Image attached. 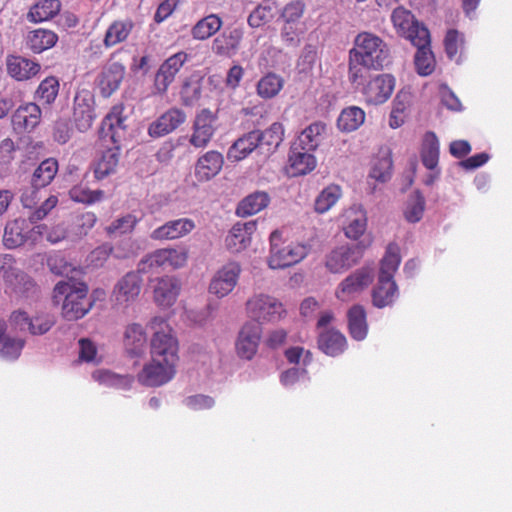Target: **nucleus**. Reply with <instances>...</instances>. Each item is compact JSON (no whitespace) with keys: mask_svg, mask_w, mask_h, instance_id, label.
I'll use <instances>...</instances> for the list:
<instances>
[{"mask_svg":"<svg viewBox=\"0 0 512 512\" xmlns=\"http://www.w3.org/2000/svg\"><path fill=\"white\" fill-rule=\"evenodd\" d=\"M401 262L400 248L396 243H389L384 257L381 260L378 283L372 292L373 305L384 308L391 305L398 292L393 279Z\"/></svg>","mask_w":512,"mask_h":512,"instance_id":"nucleus-1","label":"nucleus"},{"mask_svg":"<svg viewBox=\"0 0 512 512\" xmlns=\"http://www.w3.org/2000/svg\"><path fill=\"white\" fill-rule=\"evenodd\" d=\"M349 53L362 62L379 71L389 62L390 49L388 44L378 35L369 31L358 33Z\"/></svg>","mask_w":512,"mask_h":512,"instance_id":"nucleus-2","label":"nucleus"},{"mask_svg":"<svg viewBox=\"0 0 512 512\" xmlns=\"http://www.w3.org/2000/svg\"><path fill=\"white\" fill-rule=\"evenodd\" d=\"M53 292L56 302L64 297L62 315L68 321L81 319L92 308V302L88 298V287L85 284L76 287L66 282H59Z\"/></svg>","mask_w":512,"mask_h":512,"instance_id":"nucleus-3","label":"nucleus"},{"mask_svg":"<svg viewBox=\"0 0 512 512\" xmlns=\"http://www.w3.org/2000/svg\"><path fill=\"white\" fill-rule=\"evenodd\" d=\"M308 247L304 244L284 240L279 231L270 235V255L268 265L272 269H283L293 266L303 260L308 254Z\"/></svg>","mask_w":512,"mask_h":512,"instance_id":"nucleus-4","label":"nucleus"},{"mask_svg":"<svg viewBox=\"0 0 512 512\" xmlns=\"http://www.w3.org/2000/svg\"><path fill=\"white\" fill-rule=\"evenodd\" d=\"M149 327L153 331L150 342L151 357L178 362V340L167 320L159 316L154 317Z\"/></svg>","mask_w":512,"mask_h":512,"instance_id":"nucleus-5","label":"nucleus"},{"mask_svg":"<svg viewBox=\"0 0 512 512\" xmlns=\"http://www.w3.org/2000/svg\"><path fill=\"white\" fill-rule=\"evenodd\" d=\"M371 240L355 245H341L332 249L325 257V267L331 273H342L359 263Z\"/></svg>","mask_w":512,"mask_h":512,"instance_id":"nucleus-6","label":"nucleus"},{"mask_svg":"<svg viewBox=\"0 0 512 512\" xmlns=\"http://www.w3.org/2000/svg\"><path fill=\"white\" fill-rule=\"evenodd\" d=\"M187 252L175 248L158 249L144 258L138 264L139 273H149L158 268L178 269L187 262Z\"/></svg>","mask_w":512,"mask_h":512,"instance_id":"nucleus-7","label":"nucleus"},{"mask_svg":"<svg viewBox=\"0 0 512 512\" xmlns=\"http://www.w3.org/2000/svg\"><path fill=\"white\" fill-rule=\"evenodd\" d=\"M391 22L398 36L411 43L424 40L430 33L427 27L420 23L415 15L408 9L399 6L391 14Z\"/></svg>","mask_w":512,"mask_h":512,"instance_id":"nucleus-8","label":"nucleus"},{"mask_svg":"<svg viewBox=\"0 0 512 512\" xmlns=\"http://www.w3.org/2000/svg\"><path fill=\"white\" fill-rule=\"evenodd\" d=\"M176 364L177 362L174 361L151 357V360L137 374V380L147 387H160L174 378Z\"/></svg>","mask_w":512,"mask_h":512,"instance_id":"nucleus-9","label":"nucleus"},{"mask_svg":"<svg viewBox=\"0 0 512 512\" xmlns=\"http://www.w3.org/2000/svg\"><path fill=\"white\" fill-rule=\"evenodd\" d=\"M248 313L258 321L274 322L280 320L286 313L283 304L276 298L258 294L246 303Z\"/></svg>","mask_w":512,"mask_h":512,"instance_id":"nucleus-10","label":"nucleus"},{"mask_svg":"<svg viewBox=\"0 0 512 512\" xmlns=\"http://www.w3.org/2000/svg\"><path fill=\"white\" fill-rule=\"evenodd\" d=\"M395 77L391 74H378L371 78L362 88V95L367 104L381 105L392 95Z\"/></svg>","mask_w":512,"mask_h":512,"instance_id":"nucleus-11","label":"nucleus"},{"mask_svg":"<svg viewBox=\"0 0 512 512\" xmlns=\"http://www.w3.org/2000/svg\"><path fill=\"white\" fill-rule=\"evenodd\" d=\"M216 121V113L208 108L200 110L195 116L189 143L195 148H205L215 134Z\"/></svg>","mask_w":512,"mask_h":512,"instance_id":"nucleus-12","label":"nucleus"},{"mask_svg":"<svg viewBox=\"0 0 512 512\" xmlns=\"http://www.w3.org/2000/svg\"><path fill=\"white\" fill-rule=\"evenodd\" d=\"M373 269L362 267L347 276L338 287L336 296L339 300L347 302L356 297L373 281Z\"/></svg>","mask_w":512,"mask_h":512,"instance_id":"nucleus-13","label":"nucleus"},{"mask_svg":"<svg viewBox=\"0 0 512 512\" xmlns=\"http://www.w3.org/2000/svg\"><path fill=\"white\" fill-rule=\"evenodd\" d=\"M241 273V266L237 262H229L222 266L209 284V292L223 298L230 294L237 285Z\"/></svg>","mask_w":512,"mask_h":512,"instance_id":"nucleus-14","label":"nucleus"},{"mask_svg":"<svg viewBox=\"0 0 512 512\" xmlns=\"http://www.w3.org/2000/svg\"><path fill=\"white\" fill-rule=\"evenodd\" d=\"M186 113L177 107L169 108L148 126L151 138H160L177 130L186 122Z\"/></svg>","mask_w":512,"mask_h":512,"instance_id":"nucleus-15","label":"nucleus"},{"mask_svg":"<svg viewBox=\"0 0 512 512\" xmlns=\"http://www.w3.org/2000/svg\"><path fill=\"white\" fill-rule=\"evenodd\" d=\"M94 104V98L88 91L77 93L74 97L72 119L80 132L92 127L96 118Z\"/></svg>","mask_w":512,"mask_h":512,"instance_id":"nucleus-16","label":"nucleus"},{"mask_svg":"<svg viewBox=\"0 0 512 512\" xmlns=\"http://www.w3.org/2000/svg\"><path fill=\"white\" fill-rule=\"evenodd\" d=\"M125 107L123 104L112 106L110 111L104 117L99 129L100 142H110L111 144H119V130H125L126 116L124 115Z\"/></svg>","mask_w":512,"mask_h":512,"instance_id":"nucleus-17","label":"nucleus"},{"mask_svg":"<svg viewBox=\"0 0 512 512\" xmlns=\"http://www.w3.org/2000/svg\"><path fill=\"white\" fill-rule=\"evenodd\" d=\"M262 329L258 322L250 321L241 328L236 342V351L240 358L251 360L258 350Z\"/></svg>","mask_w":512,"mask_h":512,"instance_id":"nucleus-18","label":"nucleus"},{"mask_svg":"<svg viewBox=\"0 0 512 512\" xmlns=\"http://www.w3.org/2000/svg\"><path fill=\"white\" fill-rule=\"evenodd\" d=\"M100 147L104 149L93 163L94 177L98 181L116 172L120 156V145L117 143L100 142Z\"/></svg>","mask_w":512,"mask_h":512,"instance_id":"nucleus-19","label":"nucleus"},{"mask_svg":"<svg viewBox=\"0 0 512 512\" xmlns=\"http://www.w3.org/2000/svg\"><path fill=\"white\" fill-rule=\"evenodd\" d=\"M187 57L188 56L185 52H178L162 63L154 80V86L157 93L164 94L168 90V87L174 81L176 74L187 61Z\"/></svg>","mask_w":512,"mask_h":512,"instance_id":"nucleus-20","label":"nucleus"},{"mask_svg":"<svg viewBox=\"0 0 512 512\" xmlns=\"http://www.w3.org/2000/svg\"><path fill=\"white\" fill-rule=\"evenodd\" d=\"M142 278L138 272H128L116 284L114 288L115 303L120 306H128L140 295Z\"/></svg>","mask_w":512,"mask_h":512,"instance_id":"nucleus-21","label":"nucleus"},{"mask_svg":"<svg viewBox=\"0 0 512 512\" xmlns=\"http://www.w3.org/2000/svg\"><path fill=\"white\" fill-rule=\"evenodd\" d=\"M342 228L347 238L358 240L366 231L367 215L361 205H352L341 215Z\"/></svg>","mask_w":512,"mask_h":512,"instance_id":"nucleus-22","label":"nucleus"},{"mask_svg":"<svg viewBox=\"0 0 512 512\" xmlns=\"http://www.w3.org/2000/svg\"><path fill=\"white\" fill-rule=\"evenodd\" d=\"M35 229L25 219H15L6 224L3 244L8 249L22 246L29 238V234ZM37 233L41 234L42 226H36Z\"/></svg>","mask_w":512,"mask_h":512,"instance_id":"nucleus-23","label":"nucleus"},{"mask_svg":"<svg viewBox=\"0 0 512 512\" xmlns=\"http://www.w3.org/2000/svg\"><path fill=\"white\" fill-rule=\"evenodd\" d=\"M125 76V67L119 62L107 64L101 71L98 87L103 97L108 98L115 93Z\"/></svg>","mask_w":512,"mask_h":512,"instance_id":"nucleus-24","label":"nucleus"},{"mask_svg":"<svg viewBox=\"0 0 512 512\" xmlns=\"http://www.w3.org/2000/svg\"><path fill=\"white\" fill-rule=\"evenodd\" d=\"M288 173L292 177L302 176L312 172L317 165V160L312 151L302 148L294 149L292 144L288 155Z\"/></svg>","mask_w":512,"mask_h":512,"instance_id":"nucleus-25","label":"nucleus"},{"mask_svg":"<svg viewBox=\"0 0 512 512\" xmlns=\"http://www.w3.org/2000/svg\"><path fill=\"white\" fill-rule=\"evenodd\" d=\"M7 73L17 81H26L36 76L41 66L38 62L31 59L9 55L6 58Z\"/></svg>","mask_w":512,"mask_h":512,"instance_id":"nucleus-26","label":"nucleus"},{"mask_svg":"<svg viewBox=\"0 0 512 512\" xmlns=\"http://www.w3.org/2000/svg\"><path fill=\"white\" fill-rule=\"evenodd\" d=\"M223 164V155L218 151L210 150L198 158L195 164V176L199 181H208L219 174Z\"/></svg>","mask_w":512,"mask_h":512,"instance_id":"nucleus-27","label":"nucleus"},{"mask_svg":"<svg viewBox=\"0 0 512 512\" xmlns=\"http://www.w3.org/2000/svg\"><path fill=\"white\" fill-rule=\"evenodd\" d=\"M285 129L282 123L274 122L265 130H255L258 136L259 151L266 156L273 154L284 139Z\"/></svg>","mask_w":512,"mask_h":512,"instance_id":"nucleus-28","label":"nucleus"},{"mask_svg":"<svg viewBox=\"0 0 512 512\" xmlns=\"http://www.w3.org/2000/svg\"><path fill=\"white\" fill-rule=\"evenodd\" d=\"M195 228L193 220L180 218L166 222L152 231L153 240H174L189 234Z\"/></svg>","mask_w":512,"mask_h":512,"instance_id":"nucleus-29","label":"nucleus"},{"mask_svg":"<svg viewBox=\"0 0 512 512\" xmlns=\"http://www.w3.org/2000/svg\"><path fill=\"white\" fill-rule=\"evenodd\" d=\"M147 342L144 327L139 323L128 324L123 332V346L130 357H139L144 353Z\"/></svg>","mask_w":512,"mask_h":512,"instance_id":"nucleus-30","label":"nucleus"},{"mask_svg":"<svg viewBox=\"0 0 512 512\" xmlns=\"http://www.w3.org/2000/svg\"><path fill=\"white\" fill-rule=\"evenodd\" d=\"M180 289L181 285L175 277L159 278L154 286V300L159 306L170 307L175 303Z\"/></svg>","mask_w":512,"mask_h":512,"instance_id":"nucleus-31","label":"nucleus"},{"mask_svg":"<svg viewBox=\"0 0 512 512\" xmlns=\"http://www.w3.org/2000/svg\"><path fill=\"white\" fill-rule=\"evenodd\" d=\"M41 109L35 103H27L19 106L12 116V124L15 130L31 131L41 120Z\"/></svg>","mask_w":512,"mask_h":512,"instance_id":"nucleus-32","label":"nucleus"},{"mask_svg":"<svg viewBox=\"0 0 512 512\" xmlns=\"http://www.w3.org/2000/svg\"><path fill=\"white\" fill-rule=\"evenodd\" d=\"M326 131L325 123L316 121L304 128L296 140L292 143L294 149L302 148L308 151H316L320 146Z\"/></svg>","mask_w":512,"mask_h":512,"instance_id":"nucleus-33","label":"nucleus"},{"mask_svg":"<svg viewBox=\"0 0 512 512\" xmlns=\"http://www.w3.org/2000/svg\"><path fill=\"white\" fill-rule=\"evenodd\" d=\"M255 229V222L236 223L225 239L228 250L233 253L244 250L250 244Z\"/></svg>","mask_w":512,"mask_h":512,"instance_id":"nucleus-34","label":"nucleus"},{"mask_svg":"<svg viewBox=\"0 0 512 512\" xmlns=\"http://www.w3.org/2000/svg\"><path fill=\"white\" fill-rule=\"evenodd\" d=\"M431 39L430 34L422 41L412 43L417 47L414 56V64L416 71L421 76L431 75L436 67L435 56L430 47Z\"/></svg>","mask_w":512,"mask_h":512,"instance_id":"nucleus-35","label":"nucleus"},{"mask_svg":"<svg viewBox=\"0 0 512 512\" xmlns=\"http://www.w3.org/2000/svg\"><path fill=\"white\" fill-rule=\"evenodd\" d=\"M135 27L132 19H117L113 21L107 28L103 44L106 48H111L117 44L125 42Z\"/></svg>","mask_w":512,"mask_h":512,"instance_id":"nucleus-36","label":"nucleus"},{"mask_svg":"<svg viewBox=\"0 0 512 512\" xmlns=\"http://www.w3.org/2000/svg\"><path fill=\"white\" fill-rule=\"evenodd\" d=\"M317 343L323 353L332 357L343 353L347 346L345 336L335 329H325L320 332Z\"/></svg>","mask_w":512,"mask_h":512,"instance_id":"nucleus-37","label":"nucleus"},{"mask_svg":"<svg viewBox=\"0 0 512 512\" xmlns=\"http://www.w3.org/2000/svg\"><path fill=\"white\" fill-rule=\"evenodd\" d=\"M57 42L58 35L54 31L44 28L31 30L26 36L27 48L36 54L53 48Z\"/></svg>","mask_w":512,"mask_h":512,"instance_id":"nucleus-38","label":"nucleus"},{"mask_svg":"<svg viewBox=\"0 0 512 512\" xmlns=\"http://www.w3.org/2000/svg\"><path fill=\"white\" fill-rule=\"evenodd\" d=\"M258 137L255 130L249 131L239 137L228 149L227 158L232 162L245 159L258 147Z\"/></svg>","mask_w":512,"mask_h":512,"instance_id":"nucleus-39","label":"nucleus"},{"mask_svg":"<svg viewBox=\"0 0 512 512\" xmlns=\"http://www.w3.org/2000/svg\"><path fill=\"white\" fill-rule=\"evenodd\" d=\"M439 154V140L436 134L432 131L426 132L420 150L422 164L428 170L435 171L438 169Z\"/></svg>","mask_w":512,"mask_h":512,"instance_id":"nucleus-40","label":"nucleus"},{"mask_svg":"<svg viewBox=\"0 0 512 512\" xmlns=\"http://www.w3.org/2000/svg\"><path fill=\"white\" fill-rule=\"evenodd\" d=\"M349 333L355 340H363L367 336L368 325L366 311L361 305L352 306L347 313Z\"/></svg>","mask_w":512,"mask_h":512,"instance_id":"nucleus-41","label":"nucleus"},{"mask_svg":"<svg viewBox=\"0 0 512 512\" xmlns=\"http://www.w3.org/2000/svg\"><path fill=\"white\" fill-rule=\"evenodd\" d=\"M60 10V0H40L30 8L27 19L32 23L48 21L53 19Z\"/></svg>","mask_w":512,"mask_h":512,"instance_id":"nucleus-42","label":"nucleus"},{"mask_svg":"<svg viewBox=\"0 0 512 512\" xmlns=\"http://www.w3.org/2000/svg\"><path fill=\"white\" fill-rule=\"evenodd\" d=\"M269 202L270 197L266 192L256 191L240 201L236 213L241 217L251 216L267 207Z\"/></svg>","mask_w":512,"mask_h":512,"instance_id":"nucleus-43","label":"nucleus"},{"mask_svg":"<svg viewBox=\"0 0 512 512\" xmlns=\"http://www.w3.org/2000/svg\"><path fill=\"white\" fill-rule=\"evenodd\" d=\"M365 111L358 106L344 108L338 119L337 126L342 132H353L365 122Z\"/></svg>","mask_w":512,"mask_h":512,"instance_id":"nucleus-44","label":"nucleus"},{"mask_svg":"<svg viewBox=\"0 0 512 512\" xmlns=\"http://www.w3.org/2000/svg\"><path fill=\"white\" fill-rule=\"evenodd\" d=\"M282 76L269 72L259 79L256 85L257 95L265 100L276 97L284 87Z\"/></svg>","mask_w":512,"mask_h":512,"instance_id":"nucleus-45","label":"nucleus"},{"mask_svg":"<svg viewBox=\"0 0 512 512\" xmlns=\"http://www.w3.org/2000/svg\"><path fill=\"white\" fill-rule=\"evenodd\" d=\"M222 25V19L217 14H210L196 22L191 29V35L196 40H206L215 35Z\"/></svg>","mask_w":512,"mask_h":512,"instance_id":"nucleus-46","label":"nucleus"},{"mask_svg":"<svg viewBox=\"0 0 512 512\" xmlns=\"http://www.w3.org/2000/svg\"><path fill=\"white\" fill-rule=\"evenodd\" d=\"M58 171V162L54 158L42 161L32 176V186L35 189L46 187L54 179Z\"/></svg>","mask_w":512,"mask_h":512,"instance_id":"nucleus-47","label":"nucleus"},{"mask_svg":"<svg viewBox=\"0 0 512 512\" xmlns=\"http://www.w3.org/2000/svg\"><path fill=\"white\" fill-rule=\"evenodd\" d=\"M241 38L242 35L237 30L229 34L223 33L213 40L212 50L217 55L229 56L238 49Z\"/></svg>","mask_w":512,"mask_h":512,"instance_id":"nucleus-48","label":"nucleus"},{"mask_svg":"<svg viewBox=\"0 0 512 512\" xmlns=\"http://www.w3.org/2000/svg\"><path fill=\"white\" fill-rule=\"evenodd\" d=\"M341 196L342 190L340 186L331 184L325 187L315 199V211L319 214L326 213L337 203Z\"/></svg>","mask_w":512,"mask_h":512,"instance_id":"nucleus-49","label":"nucleus"},{"mask_svg":"<svg viewBox=\"0 0 512 512\" xmlns=\"http://www.w3.org/2000/svg\"><path fill=\"white\" fill-rule=\"evenodd\" d=\"M140 219L134 214L127 213L113 220L106 228L108 236H121L134 231Z\"/></svg>","mask_w":512,"mask_h":512,"instance_id":"nucleus-50","label":"nucleus"},{"mask_svg":"<svg viewBox=\"0 0 512 512\" xmlns=\"http://www.w3.org/2000/svg\"><path fill=\"white\" fill-rule=\"evenodd\" d=\"M16 260L10 254L0 256V276L6 284L13 286L23 280L24 274L15 266Z\"/></svg>","mask_w":512,"mask_h":512,"instance_id":"nucleus-51","label":"nucleus"},{"mask_svg":"<svg viewBox=\"0 0 512 512\" xmlns=\"http://www.w3.org/2000/svg\"><path fill=\"white\" fill-rule=\"evenodd\" d=\"M69 197L74 202L90 205L100 202L104 198V191L91 190L83 184H77L69 190Z\"/></svg>","mask_w":512,"mask_h":512,"instance_id":"nucleus-52","label":"nucleus"},{"mask_svg":"<svg viewBox=\"0 0 512 512\" xmlns=\"http://www.w3.org/2000/svg\"><path fill=\"white\" fill-rule=\"evenodd\" d=\"M392 158L389 154L377 156L373 160L370 177L377 181L385 182L391 177Z\"/></svg>","mask_w":512,"mask_h":512,"instance_id":"nucleus-53","label":"nucleus"},{"mask_svg":"<svg viewBox=\"0 0 512 512\" xmlns=\"http://www.w3.org/2000/svg\"><path fill=\"white\" fill-rule=\"evenodd\" d=\"M58 91V80L55 77L50 76L41 81L36 91V94L40 101H42L45 104H51L56 99Z\"/></svg>","mask_w":512,"mask_h":512,"instance_id":"nucleus-54","label":"nucleus"},{"mask_svg":"<svg viewBox=\"0 0 512 512\" xmlns=\"http://www.w3.org/2000/svg\"><path fill=\"white\" fill-rule=\"evenodd\" d=\"M464 45V37L455 29L447 31L444 38L445 52L449 59L457 60Z\"/></svg>","mask_w":512,"mask_h":512,"instance_id":"nucleus-55","label":"nucleus"},{"mask_svg":"<svg viewBox=\"0 0 512 512\" xmlns=\"http://www.w3.org/2000/svg\"><path fill=\"white\" fill-rule=\"evenodd\" d=\"M370 70H373V68L348 53V80L352 85L362 82L365 78V72Z\"/></svg>","mask_w":512,"mask_h":512,"instance_id":"nucleus-56","label":"nucleus"},{"mask_svg":"<svg viewBox=\"0 0 512 512\" xmlns=\"http://www.w3.org/2000/svg\"><path fill=\"white\" fill-rule=\"evenodd\" d=\"M24 346L21 339H13L0 331V354L7 359H16Z\"/></svg>","mask_w":512,"mask_h":512,"instance_id":"nucleus-57","label":"nucleus"},{"mask_svg":"<svg viewBox=\"0 0 512 512\" xmlns=\"http://www.w3.org/2000/svg\"><path fill=\"white\" fill-rule=\"evenodd\" d=\"M303 31L300 24L284 23L280 37L286 47H298L301 41Z\"/></svg>","mask_w":512,"mask_h":512,"instance_id":"nucleus-58","label":"nucleus"},{"mask_svg":"<svg viewBox=\"0 0 512 512\" xmlns=\"http://www.w3.org/2000/svg\"><path fill=\"white\" fill-rule=\"evenodd\" d=\"M49 270L58 276L67 275L72 269L71 265L60 253H51L46 258Z\"/></svg>","mask_w":512,"mask_h":512,"instance_id":"nucleus-59","label":"nucleus"},{"mask_svg":"<svg viewBox=\"0 0 512 512\" xmlns=\"http://www.w3.org/2000/svg\"><path fill=\"white\" fill-rule=\"evenodd\" d=\"M305 11V4L300 1H293L288 3L283 11L282 18L285 23L299 24V20L302 18Z\"/></svg>","mask_w":512,"mask_h":512,"instance_id":"nucleus-60","label":"nucleus"},{"mask_svg":"<svg viewBox=\"0 0 512 512\" xmlns=\"http://www.w3.org/2000/svg\"><path fill=\"white\" fill-rule=\"evenodd\" d=\"M55 324V320L51 315H39L31 318L29 328L31 334L42 335L48 332Z\"/></svg>","mask_w":512,"mask_h":512,"instance_id":"nucleus-61","label":"nucleus"},{"mask_svg":"<svg viewBox=\"0 0 512 512\" xmlns=\"http://www.w3.org/2000/svg\"><path fill=\"white\" fill-rule=\"evenodd\" d=\"M425 209V200L421 195H417L414 201L408 204L405 210V219L410 223H416L421 220Z\"/></svg>","mask_w":512,"mask_h":512,"instance_id":"nucleus-62","label":"nucleus"},{"mask_svg":"<svg viewBox=\"0 0 512 512\" xmlns=\"http://www.w3.org/2000/svg\"><path fill=\"white\" fill-rule=\"evenodd\" d=\"M185 404L192 410H205L210 409L214 405V399L206 395H193L185 400Z\"/></svg>","mask_w":512,"mask_h":512,"instance_id":"nucleus-63","label":"nucleus"},{"mask_svg":"<svg viewBox=\"0 0 512 512\" xmlns=\"http://www.w3.org/2000/svg\"><path fill=\"white\" fill-rule=\"evenodd\" d=\"M270 10L266 7L259 6L255 8L248 17V24L252 28H258L268 22Z\"/></svg>","mask_w":512,"mask_h":512,"instance_id":"nucleus-64","label":"nucleus"}]
</instances>
